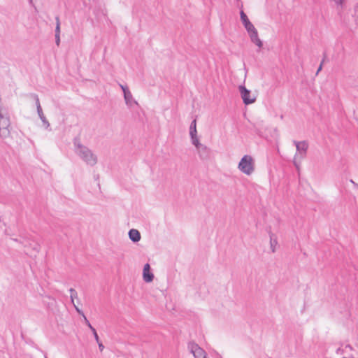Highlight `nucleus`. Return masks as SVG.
Listing matches in <instances>:
<instances>
[{"instance_id":"nucleus-22","label":"nucleus","mask_w":358,"mask_h":358,"mask_svg":"<svg viewBox=\"0 0 358 358\" xmlns=\"http://www.w3.org/2000/svg\"><path fill=\"white\" fill-rule=\"evenodd\" d=\"M38 117H39L40 120H41V122H43L47 120L45 115H43L42 116H38Z\"/></svg>"},{"instance_id":"nucleus-6","label":"nucleus","mask_w":358,"mask_h":358,"mask_svg":"<svg viewBox=\"0 0 358 358\" xmlns=\"http://www.w3.org/2000/svg\"><path fill=\"white\" fill-rule=\"evenodd\" d=\"M120 87L122 90L126 105L129 108H132L134 106L138 105V102L134 99L129 87L122 84H120Z\"/></svg>"},{"instance_id":"nucleus-8","label":"nucleus","mask_w":358,"mask_h":358,"mask_svg":"<svg viewBox=\"0 0 358 358\" xmlns=\"http://www.w3.org/2000/svg\"><path fill=\"white\" fill-rule=\"evenodd\" d=\"M189 136L191 138V142L192 145L194 143H196L198 141H199V137L197 134V130H196V120H194L189 127Z\"/></svg>"},{"instance_id":"nucleus-25","label":"nucleus","mask_w":358,"mask_h":358,"mask_svg":"<svg viewBox=\"0 0 358 358\" xmlns=\"http://www.w3.org/2000/svg\"><path fill=\"white\" fill-rule=\"evenodd\" d=\"M336 3H341L342 0H334Z\"/></svg>"},{"instance_id":"nucleus-24","label":"nucleus","mask_w":358,"mask_h":358,"mask_svg":"<svg viewBox=\"0 0 358 358\" xmlns=\"http://www.w3.org/2000/svg\"><path fill=\"white\" fill-rule=\"evenodd\" d=\"M322 68V64H321L320 66H319L317 71V74L319 73V71H321Z\"/></svg>"},{"instance_id":"nucleus-13","label":"nucleus","mask_w":358,"mask_h":358,"mask_svg":"<svg viewBox=\"0 0 358 358\" xmlns=\"http://www.w3.org/2000/svg\"><path fill=\"white\" fill-rule=\"evenodd\" d=\"M75 309L77 311V313L80 315H81L83 317V320L85 322V323L86 324V325L90 329L92 327V326L91 325V324L90 323V322L88 321V320L87 319V317H85V315H84L83 312L77 306H75Z\"/></svg>"},{"instance_id":"nucleus-2","label":"nucleus","mask_w":358,"mask_h":358,"mask_svg":"<svg viewBox=\"0 0 358 358\" xmlns=\"http://www.w3.org/2000/svg\"><path fill=\"white\" fill-rule=\"evenodd\" d=\"M75 152L76 155L90 166H94L97 162V157L87 147L80 143V141H74Z\"/></svg>"},{"instance_id":"nucleus-20","label":"nucleus","mask_w":358,"mask_h":358,"mask_svg":"<svg viewBox=\"0 0 358 358\" xmlns=\"http://www.w3.org/2000/svg\"><path fill=\"white\" fill-rule=\"evenodd\" d=\"M98 345H99V348L100 351H102L104 348L103 345L101 343H100L99 341L98 343Z\"/></svg>"},{"instance_id":"nucleus-19","label":"nucleus","mask_w":358,"mask_h":358,"mask_svg":"<svg viewBox=\"0 0 358 358\" xmlns=\"http://www.w3.org/2000/svg\"><path fill=\"white\" fill-rule=\"evenodd\" d=\"M55 40H56L57 45H59V42H60L59 34H55Z\"/></svg>"},{"instance_id":"nucleus-1","label":"nucleus","mask_w":358,"mask_h":358,"mask_svg":"<svg viewBox=\"0 0 358 358\" xmlns=\"http://www.w3.org/2000/svg\"><path fill=\"white\" fill-rule=\"evenodd\" d=\"M241 21L248 32L251 42L255 44L259 50L263 47V42L259 37L257 29L254 24L250 21L247 15L241 10L240 13Z\"/></svg>"},{"instance_id":"nucleus-4","label":"nucleus","mask_w":358,"mask_h":358,"mask_svg":"<svg viewBox=\"0 0 358 358\" xmlns=\"http://www.w3.org/2000/svg\"><path fill=\"white\" fill-rule=\"evenodd\" d=\"M296 146V152L293 159V163L295 167L299 169L302 160L305 158L308 148V143L307 141H294Z\"/></svg>"},{"instance_id":"nucleus-9","label":"nucleus","mask_w":358,"mask_h":358,"mask_svg":"<svg viewBox=\"0 0 358 358\" xmlns=\"http://www.w3.org/2000/svg\"><path fill=\"white\" fill-rule=\"evenodd\" d=\"M154 275L150 270L149 264H145L143 270V279L145 282H151L153 280Z\"/></svg>"},{"instance_id":"nucleus-16","label":"nucleus","mask_w":358,"mask_h":358,"mask_svg":"<svg viewBox=\"0 0 358 358\" xmlns=\"http://www.w3.org/2000/svg\"><path fill=\"white\" fill-rule=\"evenodd\" d=\"M41 127H42L44 129H45V130H48V131H50V130H51V129H50V123H49V122H48V120H45V121H43V122H42V125H41Z\"/></svg>"},{"instance_id":"nucleus-10","label":"nucleus","mask_w":358,"mask_h":358,"mask_svg":"<svg viewBox=\"0 0 358 358\" xmlns=\"http://www.w3.org/2000/svg\"><path fill=\"white\" fill-rule=\"evenodd\" d=\"M129 237L130 240L134 243H137L141 240V234L137 229H130L129 231Z\"/></svg>"},{"instance_id":"nucleus-15","label":"nucleus","mask_w":358,"mask_h":358,"mask_svg":"<svg viewBox=\"0 0 358 358\" xmlns=\"http://www.w3.org/2000/svg\"><path fill=\"white\" fill-rule=\"evenodd\" d=\"M36 106L38 115V116H42L43 115H44V113L43 112V110H42V108L41 106V104H40L38 99H36Z\"/></svg>"},{"instance_id":"nucleus-21","label":"nucleus","mask_w":358,"mask_h":358,"mask_svg":"<svg viewBox=\"0 0 358 358\" xmlns=\"http://www.w3.org/2000/svg\"><path fill=\"white\" fill-rule=\"evenodd\" d=\"M38 117H39L40 120H41V122H43L47 120L45 115H43L42 116H38Z\"/></svg>"},{"instance_id":"nucleus-12","label":"nucleus","mask_w":358,"mask_h":358,"mask_svg":"<svg viewBox=\"0 0 358 358\" xmlns=\"http://www.w3.org/2000/svg\"><path fill=\"white\" fill-rule=\"evenodd\" d=\"M278 241L276 237L273 234L270 235V248L272 252H275L276 250Z\"/></svg>"},{"instance_id":"nucleus-26","label":"nucleus","mask_w":358,"mask_h":358,"mask_svg":"<svg viewBox=\"0 0 358 358\" xmlns=\"http://www.w3.org/2000/svg\"><path fill=\"white\" fill-rule=\"evenodd\" d=\"M83 3L85 4V6H87L86 0L84 1Z\"/></svg>"},{"instance_id":"nucleus-11","label":"nucleus","mask_w":358,"mask_h":358,"mask_svg":"<svg viewBox=\"0 0 358 358\" xmlns=\"http://www.w3.org/2000/svg\"><path fill=\"white\" fill-rule=\"evenodd\" d=\"M194 145L195 146L199 155L201 157L205 154H206L208 148L206 145L202 144L200 143V141H198L196 143H194Z\"/></svg>"},{"instance_id":"nucleus-17","label":"nucleus","mask_w":358,"mask_h":358,"mask_svg":"<svg viewBox=\"0 0 358 358\" xmlns=\"http://www.w3.org/2000/svg\"><path fill=\"white\" fill-rule=\"evenodd\" d=\"M91 331H92L93 334H94V338L96 340V341L97 343H99V336L96 331V329L92 327V328H90Z\"/></svg>"},{"instance_id":"nucleus-3","label":"nucleus","mask_w":358,"mask_h":358,"mask_svg":"<svg viewBox=\"0 0 358 358\" xmlns=\"http://www.w3.org/2000/svg\"><path fill=\"white\" fill-rule=\"evenodd\" d=\"M255 159L250 155H243L237 166L238 170L243 174L250 176L255 171Z\"/></svg>"},{"instance_id":"nucleus-14","label":"nucleus","mask_w":358,"mask_h":358,"mask_svg":"<svg viewBox=\"0 0 358 358\" xmlns=\"http://www.w3.org/2000/svg\"><path fill=\"white\" fill-rule=\"evenodd\" d=\"M69 292H70V297H71V303H73V306L75 307V306H76V305L74 303V299L78 298V293L73 288H71L69 289Z\"/></svg>"},{"instance_id":"nucleus-5","label":"nucleus","mask_w":358,"mask_h":358,"mask_svg":"<svg viewBox=\"0 0 358 358\" xmlns=\"http://www.w3.org/2000/svg\"><path fill=\"white\" fill-rule=\"evenodd\" d=\"M238 91L243 103L245 105H250L255 102L257 95L252 93L250 90H248L245 86H238Z\"/></svg>"},{"instance_id":"nucleus-23","label":"nucleus","mask_w":358,"mask_h":358,"mask_svg":"<svg viewBox=\"0 0 358 358\" xmlns=\"http://www.w3.org/2000/svg\"><path fill=\"white\" fill-rule=\"evenodd\" d=\"M355 15L358 18V8L357 7H355Z\"/></svg>"},{"instance_id":"nucleus-18","label":"nucleus","mask_w":358,"mask_h":358,"mask_svg":"<svg viewBox=\"0 0 358 358\" xmlns=\"http://www.w3.org/2000/svg\"><path fill=\"white\" fill-rule=\"evenodd\" d=\"M60 33V27L59 22L57 23L56 29H55V34H59Z\"/></svg>"},{"instance_id":"nucleus-7","label":"nucleus","mask_w":358,"mask_h":358,"mask_svg":"<svg viewBox=\"0 0 358 358\" xmlns=\"http://www.w3.org/2000/svg\"><path fill=\"white\" fill-rule=\"evenodd\" d=\"M189 350L194 358H206V352L196 343H190Z\"/></svg>"}]
</instances>
